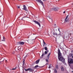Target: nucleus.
I'll use <instances>...</instances> for the list:
<instances>
[{
    "label": "nucleus",
    "instance_id": "obj_1",
    "mask_svg": "<svg viewBox=\"0 0 73 73\" xmlns=\"http://www.w3.org/2000/svg\"><path fill=\"white\" fill-rule=\"evenodd\" d=\"M58 59L59 60L61 61L62 62H65V59H64L62 56H61V53L60 52V49L59 48L58 49Z\"/></svg>",
    "mask_w": 73,
    "mask_h": 73
},
{
    "label": "nucleus",
    "instance_id": "obj_2",
    "mask_svg": "<svg viewBox=\"0 0 73 73\" xmlns=\"http://www.w3.org/2000/svg\"><path fill=\"white\" fill-rule=\"evenodd\" d=\"M36 1H38V2H39L40 3H41V4H42V5L44 6V3H43V2L41 0H36Z\"/></svg>",
    "mask_w": 73,
    "mask_h": 73
},
{
    "label": "nucleus",
    "instance_id": "obj_3",
    "mask_svg": "<svg viewBox=\"0 0 73 73\" xmlns=\"http://www.w3.org/2000/svg\"><path fill=\"white\" fill-rule=\"evenodd\" d=\"M15 50L19 53L20 52V48H19V47H18L17 48H16L15 49Z\"/></svg>",
    "mask_w": 73,
    "mask_h": 73
},
{
    "label": "nucleus",
    "instance_id": "obj_4",
    "mask_svg": "<svg viewBox=\"0 0 73 73\" xmlns=\"http://www.w3.org/2000/svg\"><path fill=\"white\" fill-rule=\"evenodd\" d=\"M58 10L56 8H54L51 9V11H57Z\"/></svg>",
    "mask_w": 73,
    "mask_h": 73
},
{
    "label": "nucleus",
    "instance_id": "obj_5",
    "mask_svg": "<svg viewBox=\"0 0 73 73\" xmlns=\"http://www.w3.org/2000/svg\"><path fill=\"white\" fill-rule=\"evenodd\" d=\"M34 22H35V24H38V25L39 26V27H40V23H39V22H37L36 21H33Z\"/></svg>",
    "mask_w": 73,
    "mask_h": 73
},
{
    "label": "nucleus",
    "instance_id": "obj_6",
    "mask_svg": "<svg viewBox=\"0 0 73 73\" xmlns=\"http://www.w3.org/2000/svg\"><path fill=\"white\" fill-rule=\"evenodd\" d=\"M68 62H69L70 64H72V63H73V59H71L70 60V61H68Z\"/></svg>",
    "mask_w": 73,
    "mask_h": 73
},
{
    "label": "nucleus",
    "instance_id": "obj_7",
    "mask_svg": "<svg viewBox=\"0 0 73 73\" xmlns=\"http://www.w3.org/2000/svg\"><path fill=\"white\" fill-rule=\"evenodd\" d=\"M24 43H25V42H18L19 44H20V45H24Z\"/></svg>",
    "mask_w": 73,
    "mask_h": 73
},
{
    "label": "nucleus",
    "instance_id": "obj_8",
    "mask_svg": "<svg viewBox=\"0 0 73 73\" xmlns=\"http://www.w3.org/2000/svg\"><path fill=\"white\" fill-rule=\"evenodd\" d=\"M47 52L48 51H45L44 52V54L43 53L42 54V56H44L45 55V54H47Z\"/></svg>",
    "mask_w": 73,
    "mask_h": 73
},
{
    "label": "nucleus",
    "instance_id": "obj_9",
    "mask_svg": "<svg viewBox=\"0 0 73 73\" xmlns=\"http://www.w3.org/2000/svg\"><path fill=\"white\" fill-rule=\"evenodd\" d=\"M23 7L24 8L23 9L25 10V11H27V8L25 7V5H24Z\"/></svg>",
    "mask_w": 73,
    "mask_h": 73
},
{
    "label": "nucleus",
    "instance_id": "obj_10",
    "mask_svg": "<svg viewBox=\"0 0 73 73\" xmlns=\"http://www.w3.org/2000/svg\"><path fill=\"white\" fill-rule=\"evenodd\" d=\"M31 70V68H28V69H25V71L26 72H27V71H29Z\"/></svg>",
    "mask_w": 73,
    "mask_h": 73
},
{
    "label": "nucleus",
    "instance_id": "obj_11",
    "mask_svg": "<svg viewBox=\"0 0 73 73\" xmlns=\"http://www.w3.org/2000/svg\"><path fill=\"white\" fill-rule=\"evenodd\" d=\"M30 72H31V73H33V71H34V70L33 69H31L30 68Z\"/></svg>",
    "mask_w": 73,
    "mask_h": 73
},
{
    "label": "nucleus",
    "instance_id": "obj_12",
    "mask_svg": "<svg viewBox=\"0 0 73 73\" xmlns=\"http://www.w3.org/2000/svg\"><path fill=\"white\" fill-rule=\"evenodd\" d=\"M61 68L62 70V72H64V67H63L62 66H61Z\"/></svg>",
    "mask_w": 73,
    "mask_h": 73
},
{
    "label": "nucleus",
    "instance_id": "obj_13",
    "mask_svg": "<svg viewBox=\"0 0 73 73\" xmlns=\"http://www.w3.org/2000/svg\"><path fill=\"white\" fill-rule=\"evenodd\" d=\"M39 61H40V59H38V60L36 61V64H38V63L39 62Z\"/></svg>",
    "mask_w": 73,
    "mask_h": 73
},
{
    "label": "nucleus",
    "instance_id": "obj_14",
    "mask_svg": "<svg viewBox=\"0 0 73 73\" xmlns=\"http://www.w3.org/2000/svg\"><path fill=\"white\" fill-rule=\"evenodd\" d=\"M44 49L46 50H47V52H48V48H47V47H46V46L44 47Z\"/></svg>",
    "mask_w": 73,
    "mask_h": 73
},
{
    "label": "nucleus",
    "instance_id": "obj_15",
    "mask_svg": "<svg viewBox=\"0 0 73 73\" xmlns=\"http://www.w3.org/2000/svg\"><path fill=\"white\" fill-rule=\"evenodd\" d=\"M43 43H44V45H46V43H45V42H44V40L43 39Z\"/></svg>",
    "mask_w": 73,
    "mask_h": 73
},
{
    "label": "nucleus",
    "instance_id": "obj_16",
    "mask_svg": "<svg viewBox=\"0 0 73 73\" xmlns=\"http://www.w3.org/2000/svg\"><path fill=\"white\" fill-rule=\"evenodd\" d=\"M37 67H39V66L38 65H36L34 68V69H36V68H37Z\"/></svg>",
    "mask_w": 73,
    "mask_h": 73
},
{
    "label": "nucleus",
    "instance_id": "obj_17",
    "mask_svg": "<svg viewBox=\"0 0 73 73\" xmlns=\"http://www.w3.org/2000/svg\"><path fill=\"white\" fill-rule=\"evenodd\" d=\"M17 57H18L19 59H20L21 58V57L20 56V55H18L17 56Z\"/></svg>",
    "mask_w": 73,
    "mask_h": 73
},
{
    "label": "nucleus",
    "instance_id": "obj_18",
    "mask_svg": "<svg viewBox=\"0 0 73 73\" xmlns=\"http://www.w3.org/2000/svg\"><path fill=\"white\" fill-rule=\"evenodd\" d=\"M5 38L3 36V39L2 40V41H5Z\"/></svg>",
    "mask_w": 73,
    "mask_h": 73
},
{
    "label": "nucleus",
    "instance_id": "obj_19",
    "mask_svg": "<svg viewBox=\"0 0 73 73\" xmlns=\"http://www.w3.org/2000/svg\"><path fill=\"white\" fill-rule=\"evenodd\" d=\"M68 19H67L66 20V18L65 23H66V22H68Z\"/></svg>",
    "mask_w": 73,
    "mask_h": 73
},
{
    "label": "nucleus",
    "instance_id": "obj_20",
    "mask_svg": "<svg viewBox=\"0 0 73 73\" xmlns=\"http://www.w3.org/2000/svg\"><path fill=\"white\" fill-rule=\"evenodd\" d=\"M56 69H58V65H56Z\"/></svg>",
    "mask_w": 73,
    "mask_h": 73
},
{
    "label": "nucleus",
    "instance_id": "obj_21",
    "mask_svg": "<svg viewBox=\"0 0 73 73\" xmlns=\"http://www.w3.org/2000/svg\"><path fill=\"white\" fill-rule=\"evenodd\" d=\"M54 72H55L56 73H57V70H56V69H54Z\"/></svg>",
    "mask_w": 73,
    "mask_h": 73
},
{
    "label": "nucleus",
    "instance_id": "obj_22",
    "mask_svg": "<svg viewBox=\"0 0 73 73\" xmlns=\"http://www.w3.org/2000/svg\"><path fill=\"white\" fill-rule=\"evenodd\" d=\"M16 67H15V68H13L12 69V70H16Z\"/></svg>",
    "mask_w": 73,
    "mask_h": 73
},
{
    "label": "nucleus",
    "instance_id": "obj_23",
    "mask_svg": "<svg viewBox=\"0 0 73 73\" xmlns=\"http://www.w3.org/2000/svg\"><path fill=\"white\" fill-rule=\"evenodd\" d=\"M47 58H48V59H49V56L48 55L47 56Z\"/></svg>",
    "mask_w": 73,
    "mask_h": 73
},
{
    "label": "nucleus",
    "instance_id": "obj_24",
    "mask_svg": "<svg viewBox=\"0 0 73 73\" xmlns=\"http://www.w3.org/2000/svg\"><path fill=\"white\" fill-rule=\"evenodd\" d=\"M48 68H50V64L48 66Z\"/></svg>",
    "mask_w": 73,
    "mask_h": 73
},
{
    "label": "nucleus",
    "instance_id": "obj_25",
    "mask_svg": "<svg viewBox=\"0 0 73 73\" xmlns=\"http://www.w3.org/2000/svg\"><path fill=\"white\" fill-rule=\"evenodd\" d=\"M68 15H67L66 17V19H67L68 18Z\"/></svg>",
    "mask_w": 73,
    "mask_h": 73
},
{
    "label": "nucleus",
    "instance_id": "obj_26",
    "mask_svg": "<svg viewBox=\"0 0 73 73\" xmlns=\"http://www.w3.org/2000/svg\"><path fill=\"white\" fill-rule=\"evenodd\" d=\"M46 62H48V59H46Z\"/></svg>",
    "mask_w": 73,
    "mask_h": 73
},
{
    "label": "nucleus",
    "instance_id": "obj_27",
    "mask_svg": "<svg viewBox=\"0 0 73 73\" xmlns=\"http://www.w3.org/2000/svg\"><path fill=\"white\" fill-rule=\"evenodd\" d=\"M71 57H72V58H73V54H72L71 55Z\"/></svg>",
    "mask_w": 73,
    "mask_h": 73
},
{
    "label": "nucleus",
    "instance_id": "obj_28",
    "mask_svg": "<svg viewBox=\"0 0 73 73\" xmlns=\"http://www.w3.org/2000/svg\"><path fill=\"white\" fill-rule=\"evenodd\" d=\"M25 17H23V18L21 19V20H23V18Z\"/></svg>",
    "mask_w": 73,
    "mask_h": 73
},
{
    "label": "nucleus",
    "instance_id": "obj_29",
    "mask_svg": "<svg viewBox=\"0 0 73 73\" xmlns=\"http://www.w3.org/2000/svg\"><path fill=\"white\" fill-rule=\"evenodd\" d=\"M23 64H25V61H23Z\"/></svg>",
    "mask_w": 73,
    "mask_h": 73
},
{
    "label": "nucleus",
    "instance_id": "obj_30",
    "mask_svg": "<svg viewBox=\"0 0 73 73\" xmlns=\"http://www.w3.org/2000/svg\"><path fill=\"white\" fill-rule=\"evenodd\" d=\"M50 52L48 53V56H50Z\"/></svg>",
    "mask_w": 73,
    "mask_h": 73
},
{
    "label": "nucleus",
    "instance_id": "obj_31",
    "mask_svg": "<svg viewBox=\"0 0 73 73\" xmlns=\"http://www.w3.org/2000/svg\"><path fill=\"white\" fill-rule=\"evenodd\" d=\"M58 34H57V33H55V35H57Z\"/></svg>",
    "mask_w": 73,
    "mask_h": 73
},
{
    "label": "nucleus",
    "instance_id": "obj_32",
    "mask_svg": "<svg viewBox=\"0 0 73 73\" xmlns=\"http://www.w3.org/2000/svg\"><path fill=\"white\" fill-rule=\"evenodd\" d=\"M59 31V32H60V33H59V34H58V35H61V34H60V32H60V31Z\"/></svg>",
    "mask_w": 73,
    "mask_h": 73
},
{
    "label": "nucleus",
    "instance_id": "obj_33",
    "mask_svg": "<svg viewBox=\"0 0 73 73\" xmlns=\"http://www.w3.org/2000/svg\"><path fill=\"white\" fill-rule=\"evenodd\" d=\"M50 21H52V19H50Z\"/></svg>",
    "mask_w": 73,
    "mask_h": 73
},
{
    "label": "nucleus",
    "instance_id": "obj_34",
    "mask_svg": "<svg viewBox=\"0 0 73 73\" xmlns=\"http://www.w3.org/2000/svg\"><path fill=\"white\" fill-rule=\"evenodd\" d=\"M53 35L54 36V35H55V33H53Z\"/></svg>",
    "mask_w": 73,
    "mask_h": 73
},
{
    "label": "nucleus",
    "instance_id": "obj_35",
    "mask_svg": "<svg viewBox=\"0 0 73 73\" xmlns=\"http://www.w3.org/2000/svg\"><path fill=\"white\" fill-rule=\"evenodd\" d=\"M17 7L18 8H20V7L19 6H18Z\"/></svg>",
    "mask_w": 73,
    "mask_h": 73
},
{
    "label": "nucleus",
    "instance_id": "obj_36",
    "mask_svg": "<svg viewBox=\"0 0 73 73\" xmlns=\"http://www.w3.org/2000/svg\"><path fill=\"white\" fill-rule=\"evenodd\" d=\"M5 61V62H6V63H7V60H6Z\"/></svg>",
    "mask_w": 73,
    "mask_h": 73
},
{
    "label": "nucleus",
    "instance_id": "obj_37",
    "mask_svg": "<svg viewBox=\"0 0 73 73\" xmlns=\"http://www.w3.org/2000/svg\"><path fill=\"white\" fill-rule=\"evenodd\" d=\"M58 31H60V29H58Z\"/></svg>",
    "mask_w": 73,
    "mask_h": 73
},
{
    "label": "nucleus",
    "instance_id": "obj_38",
    "mask_svg": "<svg viewBox=\"0 0 73 73\" xmlns=\"http://www.w3.org/2000/svg\"><path fill=\"white\" fill-rule=\"evenodd\" d=\"M65 13V11H64L63 12V13Z\"/></svg>",
    "mask_w": 73,
    "mask_h": 73
},
{
    "label": "nucleus",
    "instance_id": "obj_39",
    "mask_svg": "<svg viewBox=\"0 0 73 73\" xmlns=\"http://www.w3.org/2000/svg\"><path fill=\"white\" fill-rule=\"evenodd\" d=\"M54 25H55V26H56V24H54Z\"/></svg>",
    "mask_w": 73,
    "mask_h": 73
},
{
    "label": "nucleus",
    "instance_id": "obj_40",
    "mask_svg": "<svg viewBox=\"0 0 73 73\" xmlns=\"http://www.w3.org/2000/svg\"><path fill=\"white\" fill-rule=\"evenodd\" d=\"M43 1H45V0H43Z\"/></svg>",
    "mask_w": 73,
    "mask_h": 73
},
{
    "label": "nucleus",
    "instance_id": "obj_41",
    "mask_svg": "<svg viewBox=\"0 0 73 73\" xmlns=\"http://www.w3.org/2000/svg\"><path fill=\"white\" fill-rule=\"evenodd\" d=\"M72 72H73V71H72Z\"/></svg>",
    "mask_w": 73,
    "mask_h": 73
}]
</instances>
